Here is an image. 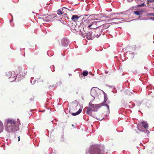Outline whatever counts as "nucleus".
Listing matches in <instances>:
<instances>
[{"label": "nucleus", "mask_w": 154, "mask_h": 154, "mask_svg": "<svg viewBox=\"0 0 154 154\" xmlns=\"http://www.w3.org/2000/svg\"><path fill=\"white\" fill-rule=\"evenodd\" d=\"M62 44L63 46H65L68 44V41L66 39H64L62 40Z\"/></svg>", "instance_id": "2eb2a0df"}, {"label": "nucleus", "mask_w": 154, "mask_h": 154, "mask_svg": "<svg viewBox=\"0 0 154 154\" xmlns=\"http://www.w3.org/2000/svg\"><path fill=\"white\" fill-rule=\"evenodd\" d=\"M147 75V74L146 75V74L145 73V78L146 77V76Z\"/></svg>", "instance_id": "473e14b6"}, {"label": "nucleus", "mask_w": 154, "mask_h": 154, "mask_svg": "<svg viewBox=\"0 0 154 154\" xmlns=\"http://www.w3.org/2000/svg\"><path fill=\"white\" fill-rule=\"evenodd\" d=\"M148 87L150 88L151 89H152V87L151 85H150ZM148 88V87H146V88L147 89V88Z\"/></svg>", "instance_id": "c756f323"}, {"label": "nucleus", "mask_w": 154, "mask_h": 154, "mask_svg": "<svg viewBox=\"0 0 154 154\" xmlns=\"http://www.w3.org/2000/svg\"><path fill=\"white\" fill-rule=\"evenodd\" d=\"M107 100V99L106 97L105 96V97H104V103H105L106 101Z\"/></svg>", "instance_id": "bb28decb"}, {"label": "nucleus", "mask_w": 154, "mask_h": 154, "mask_svg": "<svg viewBox=\"0 0 154 154\" xmlns=\"http://www.w3.org/2000/svg\"><path fill=\"white\" fill-rule=\"evenodd\" d=\"M153 43H154V41L153 42Z\"/></svg>", "instance_id": "ea45409f"}, {"label": "nucleus", "mask_w": 154, "mask_h": 154, "mask_svg": "<svg viewBox=\"0 0 154 154\" xmlns=\"http://www.w3.org/2000/svg\"><path fill=\"white\" fill-rule=\"evenodd\" d=\"M145 69H146V70H147V71L146 72H148V70H149V69H147L146 68V67H145Z\"/></svg>", "instance_id": "7c9ffc66"}, {"label": "nucleus", "mask_w": 154, "mask_h": 154, "mask_svg": "<svg viewBox=\"0 0 154 154\" xmlns=\"http://www.w3.org/2000/svg\"><path fill=\"white\" fill-rule=\"evenodd\" d=\"M153 9H154V7L153 8Z\"/></svg>", "instance_id": "58836bf2"}, {"label": "nucleus", "mask_w": 154, "mask_h": 154, "mask_svg": "<svg viewBox=\"0 0 154 154\" xmlns=\"http://www.w3.org/2000/svg\"><path fill=\"white\" fill-rule=\"evenodd\" d=\"M153 38L154 39V35H153Z\"/></svg>", "instance_id": "e433bc0d"}, {"label": "nucleus", "mask_w": 154, "mask_h": 154, "mask_svg": "<svg viewBox=\"0 0 154 154\" xmlns=\"http://www.w3.org/2000/svg\"><path fill=\"white\" fill-rule=\"evenodd\" d=\"M15 79H16V78L14 77H11L10 78V80L11 79H12V80L13 81L15 80Z\"/></svg>", "instance_id": "b1692460"}, {"label": "nucleus", "mask_w": 154, "mask_h": 154, "mask_svg": "<svg viewBox=\"0 0 154 154\" xmlns=\"http://www.w3.org/2000/svg\"><path fill=\"white\" fill-rule=\"evenodd\" d=\"M82 75L84 76H85L88 75V72L86 71H83L82 73Z\"/></svg>", "instance_id": "a211bd4d"}, {"label": "nucleus", "mask_w": 154, "mask_h": 154, "mask_svg": "<svg viewBox=\"0 0 154 154\" xmlns=\"http://www.w3.org/2000/svg\"><path fill=\"white\" fill-rule=\"evenodd\" d=\"M137 128L140 131L142 132L144 131V122H142L141 123L138 124L137 125Z\"/></svg>", "instance_id": "423d86ee"}, {"label": "nucleus", "mask_w": 154, "mask_h": 154, "mask_svg": "<svg viewBox=\"0 0 154 154\" xmlns=\"http://www.w3.org/2000/svg\"><path fill=\"white\" fill-rule=\"evenodd\" d=\"M93 93H95V94L97 93V92L95 91L94 90L91 89V94L92 96H93L92 94H93Z\"/></svg>", "instance_id": "6ab92c4d"}, {"label": "nucleus", "mask_w": 154, "mask_h": 154, "mask_svg": "<svg viewBox=\"0 0 154 154\" xmlns=\"http://www.w3.org/2000/svg\"><path fill=\"white\" fill-rule=\"evenodd\" d=\"M86 36L87 38L89 40L92 39L91 33L90 32H89L88 33H87L86 34Z\"/></svg>", "instance_id": "4468645a"}, {"label": "nucleus", "mask_w": 154, "mask_h": 154, "mask_svg": "<svg viewBox=\"0 0 154 154\" xmlns=\"http://www.w3.org/2000/svg\"><path fill=\"white\" fill-rule=\"evenodd\" d=\"M82 111V109H80L78 111L75 113H73L72 114V116H76L79 114Z\"/></svg>", "instance_id": "dca6fc26"}, {"label": "nucleus", "mask_w": 154, "mask_h": 154, "mask_svg": "<svg viewBox=\"0 0 154 154\" xmlns=\"http://www.w3.org/2000/svg\"><path fill=\"white\" fill-rule=\"evenodd\" d=\"M105 105L106 106V107H107V109H108V111H109V106L107 104H106Z\"/></svg>", "instance_id": "a878e982"}, {"label": "nucleus", "mask_w": 154, "mask_h": 154, "mask_svg": "<svg viewBox=\"0 0 154 154\" xmlns=\"http://www.w3.org/2000/svg\"><path fill=\"white\" fill-rule=\"evenodd\" d=\"M108 28V27L107 26L105 28H104V29H106V28Z\"/></svg>", "instance_id": "72a5a7b5"}, {"label": "nucleus", "mask_w": 154, "mask_h": 154, "mask_svg": "<svg viewBox=\"0 0 154 154\" xmlns=\"http://www.w3.org/2000/svg\"><path fill=\"white\" fill-rule=\"evenodd\" d=\"M107 18V17L105 16H101L100 19H98L97 18H95L94 20H99V21H95L97 23L96 25L97 26V28L102 26V25H103V28H104V27H105L106 26L105 25H104L103 23H100V22H103L104 21H106L107 20L106 19Z\"/></svg>", "instance_id": "20e7f679"}, {"label": "nucleus", "mask_w": 154, "mask_h": 154, "mask_svg": "<svg viewBox=\"0 0 154 154\" xmlns=\"http://www.w3.org/2000/svg\"><path fill=\"white\" fill-rule=\"evenodd\" d=\"M103 104V103H102L99 104H94L90 103H89V106L87 107L88 109L86 113L89 115H91L92 114L91 111H96L99 108L104 105Z\"/></svg>", "instance_id": "7ed1b4c3"}, {"label": "nucleus", "mask_w": 154, "mask_h": 154, "mask_svg": "<svg viewBox=\"0 0 154 154\" xmlns=\"http://www.w3.org/2000/svg\"><path fill=\"white\" fill-rule=\"evenodd\" d=\"M84 25L83 23H81L80 24H76L75 26L72 25V29L78 32L82 37H85L86 32L84 30Z\"/></svg>", "instance_id": "f257e3e1"}, {"label": "nucleus", "mask_w": 154, "mask_h": 154, "mask_svg": "<svg viewBox=\"0 0 154 154\" xmlns=\"http://www.w3.org/2000/svg\"><path fill=\"white\" fill-rule=\"evenodd\" d=\"M144 2H143L142 4L140 5H137L138 7H141L143 6L144 5Z\"/></svg>", "instance_id": "5701e85b"}, {"label": "nucleus", "mask_w": 154, "mask_h": 154, "mask_svg": "<svg viewBox=\"0 0 154 154\" xmlns=\"http://www.w3.org/2000/svg\"><path fill=\"white\" fill-rule=\"evenodd\" d=\"M66 10H67L69 11H70V10L66 8L65 7H63L62 9H60L57 11V14L59 15L62 14L63 13V11H66H66Z\"/></svg>", "instance_id": "1a4fd4ad"}, {"label": "nucleus", "mask_w": 154, "mask_h": 154, "mask_svg": "<svg viewBox=\"0 0 154 154\" xmlns=\"http://www.w3.org/2000/svg\"><path fill=\"white\" fill-rule=\"evenodd\" d=\"M46 15H40V17H38V18L39 19H42L44 21H45V19H44V18H46Z\"/></svg>", "instance_id": "f3484780"}, {"label": "nucleus", "mask_w": 154, "mask_h": 154, "mask_svg": "<svg viewBox=\"0 0 154 154\" xmlns=\"http://www.w3.org/2000/svg\"><path fill=\"white\" fill-rule=\"evenodd\" d=\"M75 107L77 109V106H75Z\"/></svg>", "instance_id": "c9c22d12"}, {"label": "nucleus", "mask_w": 154, "mask_h": 154, "mask_svg": "<svg viewBox=\"0 0 154 154\" xmlns=\"http://www.w3.org/2000/svg\"><path fill=\"white\" fill-rule=\"evenodd\" d=\"M145 20H147V19H146V18H145Z\"/></svg>", "instance_id": "4c0bfd02"}, {"label": "nucleus", "mask_w": 154, "mask_h": 154, "mask_svg": "<svg viewBox=\"0 0 154 154\" xmlns=\"http://www.w3.org/2000/svg\"><path fill=\"white\" fill-rule=\"evenodd\" d=\"M143 11L141 10L136 11L134 12V13L136 15L140 16L143 14Z\"/></svg>", "instance_id": "ddd939ff"}, {"label": "nucleus", "mask_w": 154, "mask_h": 154, "mask_svg": "<svg viewBox=\"0 0 154 154\" xmlns=\"http://www.w3.org/2000/svg\"><path fill=\"white\" fill-rule=\"evenodd\" d=\"M148 124L147 123V122L145 121V129L148 128Z\"/></svg>", "instance_id": "4be33fe9"}, {"label": "nucleus", "mask_w": 154, "mask_h": 154, "mask_svg": "<svg viewBox=\"0 0 154 154\" xmlns=\"http://www.w3.org/2000/svg\"><path fill=\"white\" fill-rule=\"evenodd\" d=\"M80 17L77 15H73L71 17V20L74 22L77 21L79 18Z\"/></svg>", "instance_id": "f8f14e48"}, {"label": "nucleus", "mask_w": 154, "mask_h": 154, "mask_svg": "<svg viewBox=\"0 0 154 154\" xmlns=\"http://www.w3.org/2000/svg\"><path fill=\"white\" fill-rule=\"evenodd\" d=\"M149 131L146 130H145V134H148L149 133Z\"/></svg>", "instance_id": "393cba45"}, {"label": "nucleus", "mask_w": 154, "mask_h": 154, "mask_svg": "<svg viewBox=\"0 0 154 154\" xmlns=\"http://www.w3.org/2000/svg\"><path fill=\"white\" fill-rule=\"evenodd\" d=\"M146 15H148L149 16H154V13H149L147 14H146Z\"/></svg>", "instance_id": "412c9836"}, {"label": "nucleus", "mask_w": 154, "mask_h": 154, "mask_svg": "<svg viewBox=\"0 0 154 154\" xmlns=\"http://www.w3.org/2000/svg\"><path fill=\"white\" fill-rule=\"evenodd\" d=\"M90 154H101L102 153V150L99 148H95L94 150H91Z\"/></svg>", "instance_id": "39448f33"}, {"label": "nucleus", "mask_w": 154, "mask_h": 154, "mask_svg": "<svg viewBox=\"0 0 154 154\" xmlns=\"http://www.w3.org/2000/svg\"><path fill=\"white\" fill-rule=\"evenodd\" d=\"M149 135L147 134V136H146V138H145V139H146L148 138V137H149Z\"/></svg>", "instance_id": "c85d7f7f"}, {"label": "nucleus", "mask_w": 154, "mask_h": 154, "mask_svg": "<svg viewBox=\"0 0 154 154\" xmlns=\"http://www.w3.org/2000/svg\"><path fill=\"white\" fill-rule=\"evenodd\" d=\"M102 29L99 28H97L95 29V33L94 35L96 37H98L101 35Z\"/></svg>", "instance_id": "0eeeda50"}, {"label": "nucleus", "mask_w": 154, "mask_h": 154, "mask_svg": "<svg viewBox=\"0 0 154 154\" xmlns=\"http://www.w3.org/2000/svg\"><path fill=\"white\" fill-rule=\"evenodd\" d=\"M18 137V141H19L20 140V137Z\"/></svg>", "instance_id": "2f4dec72"}, {"label": "nucleus", "mask_w": 154, "mask_h": 154, "mask_svg": "<svg viewBox=\"0 0 154 154\" xmlns=\"http://www.w3.org/2000/svg\"><path fill=\"white\" fill-rule=\"evenodd\" d=\"M6 128L9 132H14L19 129L18 127L16 125V122L12 119H9L8 120Z\"/></svg>", "instance_id": "f03ea898"}, {"label": "nucleus", "mask_w": 154, "mask_h": 154, "mask_svg": "<svg viewBox=\"0 0 154 154\" xmlns=\"http://www.w3.org/2000/svg\"><path fill=\"white\" fill-rule=\"evenodd\" d=\"M64 15H67V14H65Z\"/></svg>", "instance_id": "f704fd0d"}, {"label": "nucleus", "mask_w": 154, "mask_h": 154, "mask_svg": "<svg viewBox=\"0 0 154 154\" xmlns=\"http://www.w3.org/2000/svg\"><path fill=\"white\" fill-rule=\"evenodd\" d=\"M154 17H150L149 18V19L150 20V19H151V20H154Z\"/></svg>", "instance_id": "cd10ccee"}, {"label": "nucleus", "mask_w": 154, "mask_h": 154, "mask_svg": "<svg viewBox=\"0 0 154 154\" xmlns=\"http://www.w3.org/2000/svg\"><path fill=\"white\" fill-rule=\"evenodd\" d=\"M3 126L1 125V123H0V133L3 131Z\"/></svg>", "instance_id": "aec40b11"}, {"label": "nucleus", "mask_w": 154, "mask_h": 154, "mask_svg": "<svg viewBox=\"0 0 154 154\" xmlns=\"http://www.w3.org/2000/svg\"><path fill=\"white\" fill-rule=\"evenodd\" d=\"M55 17L54 14H51L49 15H46V18H44L45 21H49L53 20V18Z\"/></svg>", "instance_id": "6e6552de"}, {"label": "nucleus", "mask_w": 154, "mask_h": 154, "mask_svg": "<svg viewBox=\"0 0 154 154\" xmlns=\"http://www.w3.org/2000/svg\"><path fill=\"white\" fill-rule=\"evenodd\" d=\"M154 2V0H147L146 3L148 7L150 8L153 7L152 3Z\"/></svg>", "instance_id": "9b49d317"}, {"label": "nucleus", "mask_w": 154, "mask_h": 154, "mask_svg": "<svg viewBox=\"0 0 154 154\" xmlns=\"http://www.w3.org/2000/svg\"><path fill=\"white\" fill-rule=\"evenodd\" d=\"M97 23L95 21L93 22L91 24L88 26V27L92 29L97 28V26L96 25Z\"/></svg>", "instance_id": "9d476101"}]
</instances>
